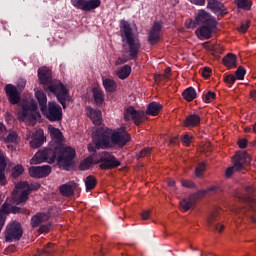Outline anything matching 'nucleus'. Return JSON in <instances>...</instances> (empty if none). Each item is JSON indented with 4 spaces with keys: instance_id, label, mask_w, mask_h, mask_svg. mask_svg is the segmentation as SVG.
<instances>
[{
    "instance_id": "1",
    "label": "nucleus",
    "mask_w": 256,
    "mask_h": 256,
    "mask_svg": "<svg viewBox=\"0 0 256 256\" xmlns=\"http://www.w3.org/2000/svg\"><path fill=\"white\" fill-rule=\"evenodd\" d=\"M93 141L96 147L101 149H109V147H125L126 143L131 141V136L125 131V128L109 129L98 128L93 132Z\"/></svg>"
},
{
    "instance_id": "2",
    "label": "nucleus",
    "mask_w": 256,
    "mask_h": 256,
    "mask_svg": "<svg viewBox=\"0 0 256 256\" xmlns=\"http://www.w3.org/2000/svg\"><path fill=\"white\" fill-rule=\"evenodd\" d=\"M50 135L52 141L50 143V147L59 153L58 155V165L65 169V171H69L73 167V159H75L76 152L73 148L63 145V134L61 130L55 127H49Z\"/></svg>"
},
{
    "instance_id": "3",
    "label": "nucleus",
    "mask_w": 256,
    "mask_h": 256,
    "mask_svg": "<svg viewBox=\"0 0 256 256\" xmlns=\"http://www.w3.org/2000/svg\"><path fill=\"white\" fill-rule=\"evenodd\" d=\"M120 31L123 49L124 53H126V56L123 58H118L116 60V65H123V63H127V61H131V59H137V55H139V49H141L139 38L134 35L129 22L122 21L120 25Z\"/></svg>"
},
{
    "instance_id": "4",
    "label": "nucleus",
    "mask_w": 256,
    "mask_h": 256,
    "mask_svg": "<svg viewBox=\"0 0 256 256\" xmlns=\"http://www.w3.org/2000/svg\"><path fill=\"white\" fill-rule=\"evenodd\" d=\"M38 79L42 85H48V90L53 93L59 103H61L63 109H67L65 101H69V91L63 86L61 81H51V70L47 67H42L38 70Z\"/></svg>"
},
{
    "instance_id": "5",
    "label": "nucleus",
    "mask_w": 256,
    "mask_h": 256,
    "mask_svg": "<svg viewBox=\"0 0 256 256\" xmlns=\"http://www.w3.org/2000/svg\"><path fill=\"white\" fill-rule=\"evenodd\" d=\"M17 117L19 121H23L27 125H34L37 120L41 119V113L37 110L35 102H27L22 105V109L18 111Z\"/></svg>"
},
{
    "instance_id": "6",
    "label": "nucleus",
    "mask_w": 256,
    "mask_h": 256,
    "mask_svg": "<svg viewBox=\"0 0 256 256\" xmlns=\"http://www.w3.org/2000/svg\"><path fill=\"white\" fill-rule=\"evenodd\" d=\"M59 152L54 150L52 147L44 150H39L34 157L30 160L31 165H39V163H53L55 159L59 162Z\"/></svg>"
},
{
    "instance_id": "7",
    "label": "nucleus",
    "mask_w": 256,
    "mask_h": 256,
    "mask_svg": "<svg viewBox=\"0 0 256 256\" xmlns=\"http://www.w3.org/2000/svg\"><path fill=\"white\" fill-rule=\"evenodd\" d=\"M251 163V156L246 152H239L234 157V165L232 167H228L225 172V177L229 178L233 176V173L236 171H243L245 169V165H249Z\"/></svg>"
},
{
    "instance_id": "8",
    "label": "nucleus",
    "mask_w": 256,
    "mask_h": 256,
    "mask_svg": "<svg viewBox=\"0 0 256 256\" xmlns=\"http://www.w3.org/2000/svg\"><path fill=\"white\" fill-rule=\"evenodd\" d=\"M31 186L27 182H19L16 184L15 190L12 192V199L16 205L19 203H25L29 199V193H31Z\"/></svg>"
},
{
    "instance_id": "9",
    "label": "nucleus",
    "mask_w": 256,
    "mask_h": 256,
    "mask_svg": "<svg viewBox=\"0 0 256 256\" xmlns=\"http://www.w3.org/2000/svg\"><path fill=\"white\" fill-rule=\"evenodd\" d=\"M22 237H23V227H21V223L14 221L7 225L5 230L6 243H13L15 241H20Z\"/></svg>"
},
{
    "instance_id": "10",
    "label": "nucleus",
    "mask_w": 256,
    "mask_h": 256,
    "mask_svg": "<svg viewBox=\"0 0 256 256\" xmlns=\"http://www.w3.org/2000/svg\"><path fill=\"white\" fill-rule=\"evenodd\" d=\"M41 111L48 121H61L63 119V109L57 102H49L48 106Z\"/></svg>"
},
{
    "instance_id": "11",
    "label": "nucleus",
    "mask_w": 256,
    "mask_h": 256,
    "mask_svg": "<svg viewBox=\"0 0 256 256\" xmlns=\"http://www.w3.org/2000/svg\"><path fill=\"white\" fill-rule=\"evenodd\" d=\"M32 227H39V233H49L51 230V223H49V215L45 213H38L31 219Z\"/></svg>"
},
{
    "instance_id": "12",
    "label": "nucleus",
    "mask_w": 256,
    "mask_h": 256,
    "mask_svg": "<svg viewBox=\"0 0 256 256\" xmlns=\"http://www.w3.org/2000/svg\"><path fill=\"white\" fill-rule=\"evenodd\" d=\"M205 195H207V190H200L197 193L190 195L188 198H184L182 201H180L181 211H189V209L195 207L197 201H199V199H203Z\"/></svg>"
},
{
    "instance_id": "13",
    "label": "nucleus",
    "mask_w": 256,
    "mask_h": 256,
    "mask_svg": "<svg viewBox=\"0 0 256 256\" xmlns=\"http://www.w3.org/2000/svg\"><path fill=\"white\" fill-rule=\"evenodd\" d=\"M7 134V129L5 125L0 122V139H3ZM7 168V160L5 159V155L0 150V185H5L7 183V178H5V169Z\"/></svg>"
},
{
    "instance_id": "14",
    "label": "nucleus",
    "mask_w": 256,
    "mask_h": 256,
    "mask_svg": "<svg viewBox=\"0 0 256 256\" xmlns=\"http://www.w3.org/2000/svg\"><path fill=\"white\" fill-rule=\"evenodd\" d=\"M73 7L80 11H93L101 6V0H71Z\"/></svg>"
},
{
    "instance_id": "15",
    "label": "nucleus",
    "mask_w": 256,
    "mask_h": 256,
    "mask_svg": "<svg viewBox=\"0 0 256 256\" xmlns=\"http://www.w3.org/2000/svg\"><path fill=\"white\" fill-rule=\"evenodd\" d=\"M219 215H221V209L217 208L210 212V215L206 218V225L210 229H215L218 233H223L225 231V225L223 224H216L217 219H219Z\"/></svg>"
},
{
    "instance_id": "16",
    "label": "nucleus",
    "mask_w": 256,
    "mask_h": 256,
    "mask_svg": "<svg viewBox=\"0 0 256 256\" xmlns=\"http://www.w3.org/2000/svg\"><path fill=\"white\" fill-rule=\"evenodd\" d=\"M125 121H131L135 123V125H141L143 121H145V112L137 111L133 106L126 108L124 112Z\"/></svg>"
},
{
    "instance_id": "17",
    "label": "nucleus",
    "mask_w": 256,
    "mask_h": 256,
    "mask_svg": "<svg viewBox=\"0 0 256 256\" xmlns=\"http://www.w3.org/2000/svg\"><path fill=\"white\" fill-rule=\"evenodd\" d=\"M100 161L102 162L100 165L101 169H114V167H119V165H121V162L109 152H103Z\"/></svg>"
},
{
    "instance_id": "18",
    "label": "nucleus",
    "mask_w": 256,
    "mask_h": 256,
    "mask_svg": "<svg viewBox=\"0 0 256 256\" xmlns=\"http://www.w3.org/2000/svg\"><path fill=\"white\" fill-rule=\"evenodd\" d=\"M51 174V167L48 165L45 166H32L29 168L30 177H35L36 179H41L47 177Z\"/></svg>"
},
{
    "instance_id": "19",
    "label": "nucleus",
    "mask_w": 256,
    "mask_h": 256,
    "mask_svg": "<svg viewBox=\"0 0 256 256\" xmlns=\"http://www.w3.org/2000/svg\"><path fill=\"white\" fill-rule=\"evenodd\" d=\"M196 23L198 25H210V27H216L217 22L215 18H212L209 13L204 10H201L196 15Z\"/></svg>"
},
{
    "instance_id": "20",
    "label": "nucleus",
    "mask_w": 256,
    "mask_h": 256,
    "mask_svg": "<svg viewBox=\"0 0 256 256\" xmlns=\"http://www.w3.org/2000/svg\"><path fill=\"white\" fill-rule=\"evenodd\" d=\"M160 39H161V23L155 22L148 35V41L150 45H155V43H159Z\"/></svg>"
},
{
    "instance_id": "21",
    "label": "nucleus",
    "mask_w": 256,
    "mask_h": 256,
    "mask_svg": "<svg viewBox=\"0 0 256 256\" xmlns=\"http://www.w3.org/2000/svg\"><path fill=\"white\" fill-rule=\"evenodd\" d=\"M6 95L9 97V101L12 105H17L19 103L21 97L19 94V90L17 87L13 86L12 84H8L5 87Z\"/></svg>"
},
{
    "instance_id": "22",
    "label": "nucleus",
    "mask_w": 256,
    "mask_h": 256,
    "mask_svg": "<svg viewBox=\"0 0 256 256\" xmlns=\"http://www.w3.org/2000/svg\"><path fill=\"white\" fill-rule=\"evenodd\" d=\"M79 187L78 183H75V181H70L66 184H63L59 187V191L63 197H71L75 193V189Z\"/></svg>"
},
{
    "instance_id": "23",
    "label": "nucleus",
    "mask_w": 256,
    "mask_h": 256,
    "mask_svg": "<svg viewBox=\"0 0 256 256\" xmlns=\"http://www.w3.org/2000/svg\"><path fill=\"white\" fill-rule=\"evenodd\" d=\"M213 29L215 26L211 25H202L197 31L196 35L198 37H202L203 39H211V35H213Z\"/></svg>"
},
{
    "instance_id": "24",
    "label": "nucleus",
    "mask_w": 256,
    "mask_h": 256,
    "mask_svg": "<svg viewBox=\"0 0 256 256\" xmlns=\"http://www.w3.org/2000/svg\"><path fill=\"white\" fill-rule=\"evenodd\" d=\"M207 7L219 15H223V13H225V6L218 0H208Z\"/></svg>"
},
{
    "instance_id": "25",
    "label": "nucleus",
    "mask_w": 256,
    "mask_h": 256,
    "mask_svg": "<svg viewBox=\"0 0 256 256\" xmlns=\"http://www.w3.org/2000/svg\"><path fill=\"white\" fill-rule=\"evenodd\" d=\"M201 123V117L197 114H191L186 117L184 121V127H199Z\"/></svg>"
},
{
    "instance_id": "26",
    "label": "nucleus",
    "mask_w": 256,
    "mask_h": 256,
    "mask_svg": "<svg viewBox=\"0 0 256 256\" xmlns=\"http://www.w3.org/2000/svg\"><path fill=\"white\" fill-rule=\"evenodd\" d=\"M88 109V116L94 125H101V111L95 110L91 107Z\"/></svg>"
},
{
    "instance_id": "27",
    "label": "nucleus",
    "mask_w": 256,
    "mask_h": 256,
    "mask_svg": "<svg viewBox=\"0 0 256 256\" xmlns=\"http://www.w3.org/2000/svg\"><path fill=\"white\" fill-rule=\"evenodd\" d=\"M9 213H11V206L7 203H4L0 210V232L3 229V225H5V215H9Z\"/></svg>"
},
{
    "instance_id": "28",
    "label": "nucleus",
    "mask_w": 256,
    "mask_h": 256,
    "mask_svg": "<svg viewBox=\"0 0 256 256\" xmlns=\"http://www.w3.org/2000/svg\"><path fill=\"white\" fill-rule=\"evenodd\" d=\"M161 109H163V106L157 102H152L148 105L147 109H146V113L147 115H152V116H156L159 115V111H161Z\"/></svg>"
},
{
    "instance_id": "29",
    "label": "nucleus",
    "mask_w": 256,
    "mask_h": 256,
    "mask_svg": "<svg viewBox=\"0 0 256 256\" xmlns=\"http://www.w3.org/2000/svg\"><path fill=\"white\" fill-rule=\"evenodd\" d=\"M35 97L39 103L40 111H42V109H44L47 106V95H45L43 91L37 90L35 92Z\"/></svg>"
},
{
    "instance_id": "30",
    "label": "nucleus",
    "mask_w": 256,
    "mask_h": 256,
    "mask_svg": "<svg viewBox=\"0 0 256 256\" xmlns=\"http://www.w3.org/2000/svg\"><path fill=\"white\" fill-rule=\"evenodd\" d=\"M223 63L225 67L233 68L237 67V56L235 54H228L223 58Z\"/></svg>"
},
{
    "instance_id": "31",
    "label": "nucleus",
    "mask_w": 256,
    "mask_h": 256,
    "mask_svg": "<svg viewBox=\"0 0 256 256\" xmlns=\"http://www.w3.org/2000/svg\"><path fill=\"white\" fill-rule=\"evenodd\" d=\"M93 97L97 105H102L105 101V95H103V91L99 88H93Z\"/></svg>"
},
{
    "instance_id": "32",
    "label": "nucleus",
    "mask_w": 256,
    "mask_h": 256,
    "mask_svg": "<svg viewBox=\"0 0 256 256\" xmlns=\"http://www.w3.org/2000/svg\"><path fill=\"white\" fill-rule=\"evenodd\" d=\"M103 86L108 93H113L117 89V84H115V81L109 78L103 79Z\"/></svg>"
},
{
    "instance_id": "33",
    "label": "nucleus",
    "mask_w": 256,
    "mask_h": 256,
    "mask_svg": "<svg viewBox=\"0 0 256 256\" xmlns=\"http://www.w3.org/2000/svg\"><path fill=\"white\" fill-rule=\"evenodd\" d=\"M117 75L119 79H127L129 75H131V66L129 65H124L117 71Z\"/></svg>"
},
{
    "instance_id": "34",
    "label": "nucleus",
    "mask_w": 256,
    "mask_h": 256,
    "mask_svg": "<svg viewBox=\"0 0 256 256\" xmlns=\"http://www.w3.org/2000/svg\"><path fill=\"white\" fill-rule=\"evenodd\" d=\"M235 3L239 9H244V11L251 10L253 2L251 0H235Z\"/></svg>"
},
{
    "instance_id": "35",
    "label": "nucleus",
    "mask_w": 256,
    "mask_h": 256,
    "mask_svg": "<svg viewBox=\"0 0 256 256\" xmlns=\"http://www.w3.org/2000/svg\"><path fill=\"white\" fill-rule=\"evenodd\" d=\"M55 252V248H53V244L48 243L43 250H39L35 256H51L52 253Z\"/></svg>"
},
{
    "instance_id": "36",
    "label": "nucleus",
    "mask_w": 256,
    "mask_h": 256,
    "mask_svg": "<svg viewBox=\"0 0 256 256\" xmlns=\"http://www.w3.org/2000/svg\"><path fill=\"white\" fill-rule=\"evenodd\" d=\"M86 191H92L94 187H97V179L94 176H87L85 179Z\"/></svg>"
},
{
    "instance_id": "37",
    "label": "nucleus",
    "mask_w": 256,
    "mask_h": 256,
    "mask_svg": "<svg viewBox=\"0 0 256 256\" xmlns=\"http://www.w3.org/2000/svg\"><path fill=\"white\" fill-rule=\"evenodd\" d=\"M182 95L186 101H193V99L197 97V92L193 89V87H189L183 92Z\"/></svg>"
},
{
    "instance_id": "38",
    "label": "nucleus",
    "mask_w": 256,
    "mask_h": 256,
    "mask_svg": "<svg viewBox=\"0 0 256 256\" xmlns=\"http://www.w3.org/2000/svg\"><path fill=\"white\" fill-rule=\"evenodd\" d=\"M94 161H93V157H88L85 158L79 165V168L81 169V171H87V169H89L91 167V165H93Z\"/></svg>"
},
{
    "instance_id": "39",
    "label": "nucleus",
    "mask_w": 256,
    "mask_h": 256,
    "mask_svg": "<svg viewBox=\"0 0 256 256\" xmlns=\"http://www.w3.org/2000/svg\"><path fill=\"white\" fill-rule=\"evenodd\" d=\"M5 143H17L19 137L17 132H10L7 137L2 138Z\"/></svg>"
},
{
    "instance_id": "40",
    "label": "nucleus",
    "mask_w": 256,
    "mask_h": 256,
    "mask_svg": "<svg viewBox=\"0 0 256 256\" xmlns=\"http://www.w3.org/2000/svg\"><path fill=\"white\" fill-rule=\"evenodd\" d=\"M171 77V68H166L164 71V75H156L155 76V81H162L163 79H169Z\"/></svg>"
},
{
    "instance_id": "41",
    "label": "nucleus",
    "mask_w": 256,
    "mask_h": 256,
    "mask_svg": "<svg viewBox=\"0 0 256 256\" xmlns=\"http://www.w3.org/2000/svg\"><path fill=\"white\" fill-rule=\"evenodd\" d=\"M205 163L201 162L200 164H198V166L196 167L195 170V175L196 177H202L203 173H205Z\"/></svg>"
},
{
    "instance_id": "42",
    "label": "nucleus",
    "mask_w": 256,
    "mask_h": 256,
    "mask_svg": "<svg viewBox=\"0 0 256 256\" xmlns=\"http://www.w3.org/2000/svg\"><path fill=\"white\" fill-rule=\"evenodd\" d=\"M247 73V71L245 70V68L243 67H239L237 70H236V79H239L240 81H243V79H245V74Z\"/></svg>"
},
{
    "instance_id": "43",
    "label": "nucleus",
    "mask_w": 256,
    "mask_h": 256,
    "mask_svg": "<svg viewBox=\"0 0 256 256\" xmlns=\"http://www.w3.org/2000/svg\"><path fill=\"white\" fill-rule=\"evenodd\" d=\"M25 170L23 169V166L21 165H16L13 169H12V177H19V175H21Z\"/></svg>"
},
{
    "instance_id": "44",
    "label": "nucleus",
    "mask_w": 256,
    "mask_h": 256,
    "mask_svg": "<svg viewBox=\"0 0 256 256\" xmlns=\"http://www.w3.org/2000/svg\"><path fill=\"white\" fill-rule=\"evenodd\" d=\"M197 25H199L197 23V18H195V20L188 19L185 21V26L187 27V29H195V27H197Z\"/></svg>"
},
{
    "instance_id": "45",
    "label": "nucleus",
    "mask_w": 256,
    "mask_h": 256,
    "mask_svg": "<svg viewBox=\"0 0 256 256\" xmlns=\"http://www.w3.org/2000/svg\"><path fill=\"white\" fill-rule=\"evenodd\" d=\"M249 25H251V22L249 20H246L241 24V26L238 28L239 33H247V30L249 29Z\"/></svg>"
},
{
    "instance_id": "46",
    "label": "nucleus",
    "mask_w": 256,
    "mask_h": 256,
    "mask_svg": "<svg viewBox=\"0 0 256 256\" xmlns=\"http://www.w3.org/2000/svg\"><path fill=\"white\" fill-rule=\"evenodd\" d=\"M215 97V92L208 91L204 96V101L205 103H211V101H214Z\"/></svg>"
},
{
    "instance_id": "47",
    "label": "nucleus",
    "mask_w": 256,
    "mask_h": 256,
    "mask_svg": "<svg viewBox=\"0 0 256 256\" xmlns=\"http://www.w3.org/2000/svg\"><path fill=\"white\" fill-rule=\"evenodd\" d=\"M34 139L45 143V136L43 134V130H37L34 134Z\"/></svg>"
},
{
    "instance_id": "48",
    "label": "nucleus",
    "mask_w": 256,
    "mask_h": 256,
    "mask_svg": "<svg viewBox=\"0 0 256 256\" xmlns=\"http://www.w3.org/2000/svg\"><path fill=\"white\" fill-rule=\"evenodd\" d=\"M224 81L228 85H233V83H235V81H237V77H235V75H233V74H229L226 77H224Z\"/></svg>"
},
{
    "instance_id": "49",
    "label": "nucleus",
    "mask_w": 256,
    "mask_h": 256,
    "mask_svg": "<svg viewBox=\"0 0 256 256\" xmlns=\"http://www.w3.org/2000/svg\"><path fill=\"white\" fill-rule=\"evenodd\" d=\"M42 145H43V142H41V140H37L33 138L30 141V147H32V149H39V147H41Z\"/></svg>"
},
{
    "instance_id": "50",
    "label": "nucleus",
    "mask_w": 256,
    "mask_h": 256,
    "mask_svg": "<svg viewBox=\"0 0 256 256\" xmlns=\"http://www.w3.org/2000/svg\"><path fill=\"white\" fill-rule=\"evenodd\" d=\"M181 185L182 187H187L188 189H193V187H195V183L190 180H182Z\"/></svg>"
},
{
    "instance_id": "51",
    "label": "nucleus",
    "mask_w": 256,
    "mask_h": 256,
    "mask_svg": "<svg viewBox=\"0 0 256 256\" xmlns=\"http://www.w3.org/2000/svg\"><path fill=\"white\" fill-rule=\"evenodd\" d=\"M148 155H151V148H145L138 154V159H141L142 157H147Z\"/></svg>"
},
{
    "instance_id": "52",
    "label": "nucleus",
    "mask_w": 256,
    "mask_h": 256,
    "mask_svg": "<svg viewBox=\"0 0 256 256\" xmlns=\"http://www.w3.org/2000/svg\"><path fill=\"white\" fill-rule=\"evenodd\" d=\"M191 139H192L191 136H189L188 134H185L182 138V142L184 143V145L189 146L191 144Z\"/></svg>"
},
{
    "instance_id": "53",
    "label": "nucleus",
    "mask_w": 256,
    "mask_h": 256,
    "mask_svg": "<svg viewBox=\"0 0 256 256\" xmlns=\"http://www.w3.org/2000/svg\"><path fill=\"white\" fill-rule=\"evenodd\" d=\"M202 77L209 79V77H211V70L209 68H204L202 70Z\"/></svg>"
},
{
    "instance_id": "54",
    "label": "nucleus",
    "mask_w": 256,
    "mask_h": 256,
    "mask_svg": "<svg viewBox=\"0 0 256 256\" xmlns=\"http://www.w3.org/2000/svg\"><path fill=\"white\" fill-rule=\"evenodd\" d=\"M25 85H27V81L21 79L18 81V84H17V89H25Z\"/></svg>"
},
{
    "instance_id": "55",
    "label": "nucleus",
    "mask_w": 256,
    "mask_h": 256,
    "mask_svg": "<svg viewBox=\"0 0 256 256\" xmlns=\"http://www.w3.org/2000/svg\"><path fill=\"white\" fill-rule=\"evenodd\" d=\"M150 215H151V213L149 212V210H145L142 212L141 217L144 221H147V219H149Z\"/></svg>"
},
{
    "instance_id": "56",
    "label": "nucleus",
    "mask_w": 256,
    "mask_h": 256,
    "mask_svg": "<svg viewBox=\"0 0 256 256\" xmlns=\"http://www.w3.org/2000/svg\"><path fill=\"white\" fill-rule=\"evenodd\" d=\"M238 145L241 149H245L247 147V141L245 139L239 140Z\"/></svg>"
},
{
    "instance_id": "57",
    "label": "nucleus",
    "mask_w": 256,
    "mask_h": 256,
    "mask_svg": "<svg viewBox=\"0 0 256 256\" xmlns=\"http://www.w3.org/2000/svg\"><path fill=\"white\" fill-rule=\"evenodd\" d=\"M194 5H205V0H190Z\"/></svg>"
},
{
    "instance_id": "58",
    "label": "nucleus",
    "mask_w": 256,
    "mask_h": 256,
    "mask_svg": "<svg viewBox=\"0 0 256 256\" xmlns=\"http://www.w3.org/2000/svg\"><path fill=\"white\" fill-rule=\"evenodd\" d=\"M25 137H26L27 140L34 139L35 134L33 132H31V131H27Z\"/></svg>"
},
{
    "instance_id": "59",
    "label": "nucleus",
    "mask_w": 256,
    "mask_h": 256,
    "mask_svg": "<svg viewBox=\"0 0 256 256\" xmlns=\"http://www.w3.org/2000/svg\"><path fill=\"white\" fill-rule=\"evenodd\" d=\"M10 213H21V208L19 207H14L10 210Z\"/></svg>"
},
{
    "instance_id": "60",
    "label": "nucleus",
    "mask_w": 256,
    "mask_h": 256,
    "mask_svg": "<svg viewBox=\"0 0 256 256\" xmlns=\"http://www.w3.org/2000/svg\"><path fill=\"white\" fill-rule=\"evenodd\" d=\"M168 185H169V187H175V180L169 179L168 180Z\"/></svg>"
},
{
    "instance_id": "61",
    "label": "nucleus",
    "mask_w": 256,
    "mask_h": 256,
    "mask_svg": "<svg viewBox=\"0 0 256 256\" xmlns=\"http://www.w3.org/2000/svg\"><path fill=\"white\" fill-rule=\"evenodd\" d=\"M246 191L247 193H253V186H247Z\"/></svg>"
},
{
    "instance_id": "62",
    "label": "nucleus",
    "mask_w": 256,
    "mask_h": 256,
    "mask_svg": "<svg viewBox=\"0 0 256 256\" xmlns=\"http://www.w3.org/2000/svg\"><path fill=\"white\" fill-rule=\"evenodd\" d=\"M244 133H251V127L244 128Z\"/></svg>"
},
{
    "instance_id": "63",
    "label": "nucleus",
    "mask_w": 256,
    "mask_h": 256,
    "mask_svg": "<svg viewBox=\"0 0 256 256\" xmlns=\"http://www.w3.org/2000/svg\"><path fill=\"white\" fill-rule=\"evenodd\" d=\"M250 221H252V223H256V217L255 216H251L250 217Z\"/></svg>"
},
{
    "instance_id": "64",
    "label": "nucleus",
    "mask_w": 256,
    "mask_h": 256,
    "mask_svg": "<svg viewBox=\"0 0 256 256\" xmlns=\"http://www.w3.org/2000/svg\"><path fill=\"white\" fill-rule=\"evenodd\" d=\"M170 143H173V144L177 143V138L171 139V140H170Z\"/></svg>"
}]
</instances>
